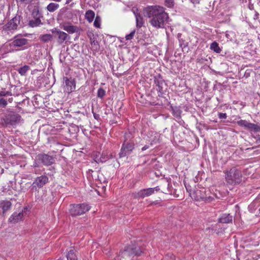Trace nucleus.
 Masks as SVG:
<instances>
[{"instance_id":"f257e3e1","label":"nucleus","mask_w":260,"mask_h":260,"mask_svg":"<svg viewBox=\"0 0 260 260\" xmlns=\"http://www.w3.org/2000/svg\"><path fill=\"white\" fill-rule=\"evenodd\" d=\"M145 12L146 16L149 19V23L156 29L165 28L169 22V15L162 7L149 6L145 8Z\"/></svg>"},{"instance_id":"f03ea898","label":"nucleus","mask_w":260,"mask_h":260,"mask_svg":"<svg viewBox=\"0 0 260 260\" xmlns=\"http://www.w3.org/2000/svg\"><path fill=\"white\" fill-rule=\"evenodd\" d=\"M4 125L9 128H16L17 126L23 123V120L21 116L13 111L7 110L2 119Z\"/></svg>"},{"instance_id":"7ed1b4c3","label":"nucleus","mask_w":260,"mask_h":260,"mask_svg":"<svg viewBox=\"0 0 260 260\" xmlns=\"http://www.w3.org/2000/svg\"><path fill=\"white\" fill-rule=\"evenodd\" d=\"M141 252L140 246L138 244L128 245L119 252L115 260H131L134 256L140 255Z\"/></svg>"},{"instance_id":"20e7f679","label":"nucleus","mask_w":260,"mask_h":260,"mask_svg":"<svg viewBox=\"0 0 260 260\" xmlns=\"http://www.w3.org/2000/svg\"><path fill=\"white\" fill-rule=\"evenodd\" d=\"M23 26L22 17L20 15H17L5 24L3 26V28L8 33H13L15 30L22 28Z\"/></svg>"},{"instance_id":"39448f33","label":"nucleus","mask_w":260,"mask_h":260,"mask_svg":"<svg viewBox=\"0 0 260 260\" xmlns=\"http://www.w3.org/2000/svg\"><path fill=\"white\" fill-rule=\"evenodd\" d=\"M224 173L225 179L228 183L233 185L241 182L242 175L237 168H232L229 171H225Z\"/></svg>"},{"instance_id":"423d86ee","label":"nucleus","mask_w":260,"mask_h":260,"mask_svg":"<svg viewBox=\"0 0 260 260\" xmlns=\"http://www.w3.org/2000/svg\"><path fill=\"white\" fill-rule=\"evenodd\" d=\"M29 40L23 38L21 34L17 35L14 37L12 42L9 44L10 47H16L17 49L12 48L10 52L22 50L27 48Z\"/></svg>"},{"instance_id":"0eeeda50","label":"nucleus","mask_w":260,"mask_h":260,"mask_svg":"<svg viewBox=\"0 0 260 260\" xmlns=\"http://www.w3.org/2000/svg\"><path fill=\"white\" fill-rule=\"evenodd\" d=\"M191 198L197 201L201 200L206 203H210L214 200V197L207 196L206 190L204 187H200L193 190Z\"/></svg>"},{"instance_id":"6e6552de","label":"nucleus","mask_w":260,"mask_h":260,"mask_svg":"<svg viewBox=\"0 0 260 260\" xmlns=\"http://www.w3.org/2000/svg\"><path fill=\"white\" fill-rule=\"evenodd\" d=\"M90 209V207L86 204H79L70 206V213L72 216H79L85 214Z\"/></svg>"},{"instance_id":"1a4fd4ad","label":"nucleus","mask_w":260,"mask_h":260,"mask_svg":"<svg viewBox=\"0 0 260 260\" xmlns=\"http://www.w3.org/2000/svg\"><path fill=\"white\" fill-rule=\"evenodd\" d=\"M51 31L54 34V37L56 39L57 43L59 45L62 44L64 42H67L71 39L68 34L56 28H53Z\"/></svg>"},{"instance_id":"9d476101","label":"nucleus","mask_w":260,"mask_h":260,"mask_svg":"<svg viewBox=\"0 0 260 260\" xmlns=\"http://www.w3.org/2000/svg\"><path fill=\"white\" fill-rule=\"evenodd\" d=\"M154 84L157 87V90L162 94L165 89H167V84L160 75H158L154 77Z\"/></svg>"},{"instance_id":"9b49d317","label":"nucleus","mask_w":260,"mask_h":260,"mask_svg":"<svg viewBox=\"0 0 260 260\" xmlns=\"http://www.w3.org/2000/svg\"><path fill=\"white\" fill-rule=\"evenodd\" d=\"M63 80L65 83L64 86V91L70 93L75 89L76 84L74 79L69 78L67 77H63Z\"/></svg>"},{"instance_id":"f8f14e48","label":"nucleus","mask_w":260,"mask_h":260,"mask_svg":"<svg viewBox=\"0 0 260 260\" xmlns=\"http://www.w3.org/2000/svg\"><path fill=\"white\" fill-rule=\"evenodd\" d=\"M134 148V145L132 143L124 142L119 153L120 157H125L129 154Z\"/></svg>"},{"instance_id":"ddd939ff","label":"nucleus","mask_w":260,"mask_h":260,"mask_svg":"<svg viewBox=\"0 0 260 260\" xmlns=\"http://www.w3.org/2000/svg\"><path fill=\"white\" fill-rule=\"evenodd\" d=\"M48 181V178L46 175H42L37 177L32 183L33 188H41Z\"/></svg>"},{"instance_id":"4468645a","label":"nucleus","mask_w":260,"mask_h":260,"mask_svg":"<svg viewBox=\"0 0 260 260\" xmlns=\"http://www.w3.org/2000/svg\"><path fill=\"white\" fill-rule=\"evenodd\" d=\"M155 190L156 191H158L159 190L158 187H156L155 188H148L146 189H141L138 192V193H137L136 197L144 198L145 197H148L152 194L154 193Z\"/></svg>"},{"instance_id":"2eb2a0df","label":"nucleus","mask_w":260,"mask_h":260,"mask_svg":"<svg viewBox=\"0 0 260 260\" xmlns=\"http://www.w3.org/2000/svg\"><path fill=\"white\" fill-rule=\"evenodd\" d=\"M238 125L249 130H260V127L258 125L253 123H250L245 120H241L237 121Z\"/></svg>"},{"instance_id":"dca6fc26","label":"nucleus","mask_w":260,"mask_h":260,"mask_svg":"<svg viewBox=\"0 0 260 260\" xmlns=\"http://www.w3.org/2000/svg\"><path fill=\"white\" fill-rule=\"evenodd\" d=\"M38 158L44 165L46 166L51 165L54 161V159L52 156L46 154L38 155Z\"/></svg>"},{"instance_id":"f3484780","label":"nucleus","mask_w":260,"mask_h":260,"mask_svg":"<svg viewBox=\"0 0 260 260\" xmlns=\"http://www.w3.org/2000/svg\"><path fill=\"white\" fill-rule=\"evenodd\" d=\"M63 29L69 34L78 32L80 29L77 26L72 25L70 23H64L62 25Z\"/></svg>"},{"instance_id":"a211bd4d","label":"nucleus","mask_w":260,"mask_h":260,"mask_svg":"<svg viewBox=\"0 0 260 260\" xmlns=\"http://www.w3.org/2000/svg\"><path fill=\"white\" fill-rule=\"evenodd\" d=\"M23 217V212L19 213L14 212L9 218V221L11 223H17L22 219Z\"/></svg>"},{"instance_id":"6ab92c4d","label":"nucleus","mask_w":260,"mask_h":260,"mask_svg":"<svg viewBox=\"0 0 260 260\" xmlns=\"http://www.w3.org/2000/svg\"><path fill=\"white\" fill-rule=\"evenodd\" d=\"M233 221V216L230 214H223L219 218V222L223 223H229Z\"/></svg>"},{"instance_id":"aec40b11","label":"nucleus","mask_w":260,"mask_h":260,"mask_svg":"<svg viewBox=\"0 0 260 260\" xmlns=\"http://www.w3.org/2000/svg\"><path fill=\"white\" fill-rule=\"evenodd\" d=\"M12 206V203L10 201L5 200L0 202V208L3 210V213L5 214L6 212L9 210Z\"/></svg>"},{"instance_id":"412c9836","label":"nucleus","mask_w":260,"mask_h":260,"mask_svg":"<svg viewBox=\"0 0 260 260\" xmlns=\"http://www.w3.org/2000/svg\"><path fill=\"white\" fill-rule=\"evenodd\" d=\"M41 25H43V23L39 17L34 18V19L30 20L28 21V25L31 27H38Z\"/></svg>"},{"instance_id":"4be33fe9","label":"nucleus","mask_w":260,"mask_h":260,"mask_svg":"<svg viewBox=\"0 0 260 260\" xmlns=\"http://www.w3.org/2000/svg\"><path fill=\"white\" fill-rule=\"evenodd\" d=\"M172 112L173 116L177 119L181 118V114L182 113V110L181 107L179 106H171Z\"/></svg>"},{"instance_id":"5701e85b","label":"nucleus","mask_w":260,"mask_h":260,"mask_svg":"<svg viewBox=\"0 0 260 260\" xmlns=\"http://www.w3.org/2000/svg\"><path fill=\"white\" fill-rule=\"evenodd\" d=\"M73 13L72 11H65L64 12H61L59 16L61 18L62 20H71L73 17Z\"/></svg>"},{"instance_id":"b1692460","label":"nucleus","mask_w":260,"mask_h":260,"mask_svg":"<svg viewBox=\"0 0 260 260\" xmlns=\"http://www.w3.org/2000/svg\"><path fill=\"white\" fill-rule=\"evenodd\" d=\"M136 20V26L137 27H141L144 24L143 17L139 13H135Z\"/></svg>"},{"instance_id":"393cba45","label":"nucleus","mask_w":260,"mask_h":260,"mask_svg":"<svg viewBox=\"0 0 260 260\" xmlns=\"http://www.w3.org/2000/svg\"><path fill=\"white\" fill-rule=\"evenodd\" d=\"M59 8V4L54 3H51L46 7V9L50 12H53Z\"/></svg>"},{"instance_id":"a878e982","label":"nucleus","mask_w":260,"mask_h":260,"mask_svg":"<svg viewBox=\"0 0 260 260\" xmlns=\"http://www.w3.org/2000/svg\"><path fill=\"white\" fill-rule=\"evenodd\" d=\"M95 13L92 10H88L86 12L85 17V19L89 22H91L94 18Z\"/></svg>"},{"instance_id":"bb28decb","label":"nucleus","mask_w":260,"mask_h":260,"mask_svg":"<svg viewBox=\"0 0 260 260\" xmlns=\"http://www.w3.org/2000/svg\"><path fill=\"white\" fill-rule=\"evenodd\" d=\"M210 48L216 53H220L221 51V49L220 48L219 44L216 41H214L211 44Z\"/></svg>"},{"instance_id":"cd10ccee","label":"nucleus","mask_w":260,"mask_h":260,"mask_svg":"<svg viewBox=\"0 0 260 260\" xmlns=\"http://www.w3.org/2000/svg\"><path fill=\"white\" fill-rule=\"evenodd\" d=\"M29 70L30 67L29 66L24 65V66L19 68L17 71L21 76H25L27 72Z\"/></svg>"},{"instance_id":"c85d7f7f","label":"nucleus","mask_w":260,"mask_h":260,"mask_svg":"<svg viewBox=\"0 0 260 260\" xmlns=\"http://www.w3.org/2000/svg\"><path fill=\"white\" fill-rule=\"evenodd\" d=\"M52 39V36L51 34H45L41 35L40 37V40L45 43L51 41Z\"/></svg>"},{"instance_id":"c756f323","label":"nucleus","mask_w":260,"mask_h":260,"mask_svg":"<svg viewBox=\"0 0 260 260\" xmlns=\"http://www.w3.org/2000/svg\"><path fill=\"white\" fill-rule=\"evenodd\" d=\"M67 257L68 260H78L77 256L73 249L68 252Z\"/></svg>"},{"instance_id":"7c9ffc66","label":"nucleus","mask_w":260,"mask_h":260,"mask_svg":"<svg viewBox=\"0 0 260 260\" xmlns=\"http://www.w3.org/2000/svg\"><path fill=\"white\" fill-rule=\"evenodd\" d=\"M90 43L91 46L95 48L96 50L99 48V45L98 42L95 40L94 37H90Z\"/></svg>"},{"instance_id":"2f4dec72","label":"nucleus","mask_w":260,"mask_h":260,"mask_svg":"<svg viewBox=\"0 0 260 260\" xmlns=\"http://www.w3.org/2000/svg\"><path fill=\"white\" fill-rule=\"evenodd\" d=\"M94 26L96 28H100L101 26V18L97 16L93 23Z\"/></svg>"},{"instance_id":"473e14b6","label":"nucleus","mask_w":260,"mask_h":260,"mask_svg":"<svg viewBox=\"0 0 260 260\" xmlns=\"http://www.w3.org/2000/svg\"><path fill=\"white\" fill-rule=\"evenodd\" d=\"M106 92L104 89L100 88L98 90V96L102 99L105 95Z\"/></svg>"},{"instance_id":"72a5a7b5","label":"nucleus","mask_w":260,"mask_h":260,"mask_svg":"<svg viewBox=\"0 0 260 260\" xmlns=\"http://www.w3.org/2000/svg\"><path fill=\"white\" fill-rule=\"evenodd\" d=\"M174 4V0H165V6L168 8H172Z\"/></svg>"},{"instance_id":"f704fd0d","label":"nucleus","mask_w":260,"mask_h":260,"mask_svg":"<svg viewBox=\"0 0 260 260\" xmlns=\"http://www.w3.org/2000/svg\"><path fill=\"white\" fill-rule=\"evenodd\" d=\"M135 32H136L135 30H133V31H132L129 34L126 35L125 39L126 40H132L133 38V37L135 34Z\"/></svg>"},{"instance_id":"c9c22d12","label":"nucleus","mask_w":260,"mask_h":260,"mask_svg":"<svg viewBox=\"0 0 260 260\" xmlns=\"http://www.w3.org/2000/svg\"><path fill=\"white\" fill-rule=\"evenodd\" d=\"M8 103L7 100L4 99L3 98H1L0 99V106L3 108H5L7 105Z\"/></svg>"},{"instance_id":"e433bc0d","label":"nucleus","mask_w":260,"mask_h":260,"mask_svg":"<svg viewBox=\"0 0 260 260\" xmlns=\"http://www.w3.org/2000/svg\"><path fill=\"white\" fill-rule=\"evenodd\" d=\"M32 15L34 18H36L38 17H40L41 14L39 13V11L38 9H34L32 12Z\"/></svg>"},{"instance_id":"4c0bfd02","label":"nucleus","mask_w":260,"mask_h":260,"mask_svg":"<svg viewBox=\"0 0 260 260\" xmlns=\"http://www.w3.org/2000/svg\"><path fill=\"white\" fill-rule=\"evenodd\" d=\"M163 260H175V256L172 253L169 254Z\"/></svg>"},{"instance_id":"58836bf2","label":"nucleus","mask_w":260,"mask_h":260,"mask_svg":"<svg viewBox=\"0 0 260 260\" xmlns=\"http://www.w3.org/2000/svg\"><path fill=\"white\" fill-rule=\"evenodd\" d=\"M12 94L11 92L8 91H0V96H5L7 95H11Z\"/></svg>"},{"instance_id":"ea45409f","label":"nucleus","mask_w":260,"mask_h":260,"mask_svg":"<svg viewBox=\"0 0 260 260\" xmlns=\"http://www.w3.org/2000/svg\"><path fill=\"white\" fill-rule=\"evenodd\" d=\"M218 116L220 119H224L227 117L226 114L223 113H218Z\"/></svg>"},{"instance_id":"a19ab883","label":"nucleus","mask_w":260,"mask_h":260,"mask_svg":"<svg viewBox=\"0 0 260 260\" xmlns=\"http://www.w3.org/2000/svg\"><path fill=\"white\" fill-rule=\"evenodd\" d=\"M180 42V46L183 48L187 46V45L186 43H184L183 41H182L181 40H179Z\"/></svg>"},{"instance_id":"79ce46f5","label":"nucleus","mask_w":260,"mask_h":260,"mask_svg":"<svg viewBox=\"0 0 260 260\" xmlns=\"http://www.w3.org/2000/svg\"><path fill=\"white\" fill-rule=\"evenodd\" d=\"M132 136V133L131 131L126 132L124 134V138L125 139L124 142H125L126 140L127 139V137H130Z\"/></svg>"},{"instance_id":"37998d69","label":"nucleus","mask_w":260,"mask_h":260,"mask_svg":"<svg viewBox=\"0 0 260 260\" xmlns=\"http://www.w3.org/2000/svg\"><path fill=\"white\" fill-rule=\"evenodd\" d=\"M185 186L186 190L189 192L190 195L192 197V191H191V189L190 188V186H187L185 184Z\"/></svg>"},{"instance_id":"c03bdc74","label":"nucleus","mask_w":260,"mask_h":260,"mask_svg":"<svg viewBox=\"0 0 260 260\" xmlns=\"http://www.w3.org/2000/svg\"><path fill=\"white\" fill-rule=\"evenodd\" d=\"M189 2L193 5L199 4L201 0H189Z\"/></svg>"},{"instance_id":"a18cd8bd","label":"nucleus","mask_w":260,"mask_h":260,"mask_svg":"<svg viewBox=\"0 0 260 260\" xmlns=\"http://www.w3.org/2000/svg\"><path fill=\"white\" fill-rule=\"evenodd\" d=\"M259 131H253V133L252 134V135L255 137H257V140L260 141V137H259V135H258L257 133V132H258Z\"/></svg>"},{"instance_id":"49530a36","label":"nucleus","mask_w":260,"mask_h":260,"mask_svg":"<svg viewBox=\"0 0 260 260\" xmlns=\"http://www.w3.org/2000/svg\"><path fill=\"white\" fill-rule=\"evenodd\" d=\"M92 113H93V117L94 118L96 119V120H99L100 119V115L98 114H96L95 113L93 112V111H92Z\"/></svg>"},{"instance_id":"de8ad7c7","label":"nucleus","mask_w":260,"mask_h":260,"mask_svg":"<svg viewBox=\"0 0 260 260\" xmlns=\"http://www.w3.org/2000/svg\"><path fill=\"white\" fill-rule=\"evenodd\" d=\"M148 148H149V146H147V145H145V146H144L142 148V150L143 151H144V150H145L147 149Z\"/></svg>"},{"instance_id":"09e8293b","label":"nucleus","mask_w":260,"mask_h":260,"mask_svg":"<svg viewBox=\"0 0 260 260\" xmlns=\"http://www.w3.org/2000/svg\"><path fill=\"white\" fill-rule=\"evenodd\" d=\"M31 0H20V1L23 2V3H27L29 2H30Z\"/></svg>"},{"instance_id":"8fccbe9b","label":"nucleus","mask_w":260,"mask_h":260,"mask_svg":"<svg viewBox=\"0 0 260 260\" xmlns=\"http://www.w3.org/2000/svg\"><path fill=\"white\" fill-rule=\"evenodd\" d=\"M72 0H67L66 4H69Z\"/></svg>"},{"instance_id":"3c124183","label":"nucleus","mask_w":260,"mask_h":260,"mask_svg":"<svg viewBox=\"0 0 260 260\" xmlns=\"http://www.w3.org/2000/svg\"><path fill=\"white\" fill-rule=\"evenodd\" d=\"M95 160V161H96V162H98V161H101V158H99V159H98V158H97V159H96V160Z\"/></svg>"},{"instance_id":"603ef678","label":"nucleus","mask_w":260,"mask_h":260,"mask_svg":"<svg viewBox=\"0 0 260 260\" xmlns=\"http://www.w3.org/2000/svg\"><path fill=\"white\" fill-rule=\"evenodd\" d=\"M42 126H43V127H44V126H48V125H44V124H43V125H42Z\"/></svg>"},{"instance_id":"864d4df0","label":"nucleus","mask_w":260,"mask_h":260,"mask_svg":"<svg viewBox=\"0 0 260 260\" xmlns=\"http://www.w3.org/2000/svg\"><path fill=\"white\" fill-rule=\"evenodd\" d=\"M45 129L46 130H48V129H49V127H45Z\"/></svg>"},{"instance_id":"5fc2aeb1","label":"nucleus","mask_w":260,"mask_h":260,"mask_svg":"<svg viewBox=\"0 0 260 260\" xmlns=\"http://www.w3.org/2000/svg\"><path fill=\"white\" fill-rule=\"evenodd\" d=\"M37 123H40V120H38V121H37Z\"/></svg>"}]
</instances>
